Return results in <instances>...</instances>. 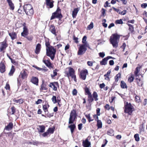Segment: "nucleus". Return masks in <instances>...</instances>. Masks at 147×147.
I'll return each mask as SVG.
<instances>
[{
	"instance_id": "nucleus-63",
	"label": "nucleus",
	"mask_w": 147,
	"mask_h": 147,
	"mask_svg": "<svg viewBox=\"0 0 147 147\" xmlns=\"http://www.w3.org/2000/svg\"><path fill=\"white\" fill-rule=\"evenodd\" d=\"M49 134L47 131L45 132L44 133L42 134V136L44 137H45L46 136H47Z\"/></svg>"
},
{
	"instance_id": "nucleus-60",
	"label": "nucleus",
	"mask_w": 147,
	"mask_h": 147,
	"mask_svg": "<svg viewBox=\"0 0 147 147\" xmlns=\"http://www.w3.org/2000/svg\"><path fill=\"white\" fill-rule=\"evenodd\" d=\"M42 100L40 99H38L37 101L36 102V103L37 105H38L42 102Z\"/></svg>"
},
{
	"instance_id": "nucleus-13",
	"label": "nucleus",
	"mask_w": 147,
	"mask_h": 147,
	"mask_svg": "<svg viewBox=\"0 0 147 147\" xmlns=\"http://www.w3.org/2000/svg\"><path fill=\"white\" fill-rule=\"evenodd\" d=\"M31 82L34 84L37 85L38 84V80L36 77H32L31 80Z\"/></svg>"
},
{
	"instance_id": "nucleus-7",
	"label": "nucleus",
	"mask_w": 147,
	"mask_h": 147,
	"mask_svg": "<svg viewBox=\"0 0 147 147\" xmlns=\"http://www.w3.org/2000/svg\"><path fill=\"white\" fill-rule=\"evenodd\" d=\"M88 46V44H87L80 45L78 52V55H80L84 54L87 50L86 47Z\"/></svg>"
},
{
	"instance_id": "nucleus-53",
	"label": "nucleus",
	"mask_w": 147,
	"mask_h": 147,
	"mask_svg": "<svg viewBox=\"0 0 147 147\" xmlns=\"http://www.w3.org/2000/svg\"><path fill=\"white\" fill-rule=\"evenodd\" d=\"M33 67L39 71H43L44 70L43 69L39 67L36 66L34 65L33 66Z\"/></svg>"
},
{
	"instance_id": "nucleus-43",
	"label": "nucleus",
	"mask_w": 147,
	"mask_h": 147,
	"mask_svg": "<svg viewBox=\"0 0 147 147\" xmlns=\"http://www.w3.org/2000/svg\"><path fill=\"white\" fill-rule=\"evenodd\" d=\"M85 116L86 118L88 119L89 122H90L91 121L93 120V119H91L90 117V114H89L88 115H85Z\"/></svg>"
},
{
	"instance_id": "nucleus-45",
	"label": "nucleus",
	"mask_w": 147,
	"mask_h": 147,
	"mask_svg": "<svg viewBox=\"0 0 147 147\" xmlns=\"http://www.w3.org/2000/svg\"><path fill=\"white\" fill-rule=\"evenodd\" d=\"M115 23L116 24H123V22L122 20L120 19V20H116L115 22Z\"/></svg>"
},
{
	"instance_id": "nucleus-64",
	"label": "nucleus",
	"mask_w": 147,
	"mask_h": 147,
	"mask_svg": "<svg viewBox=\"0 0 147 147\" xmlns=\"http://www.w3.org/2000/svg\"><path fill=\"white\" fill-rule=\"evenodd\" d=\"M82 124L80 123L78 125V128L79 130H81L82 128Z\"/></svg>"
},
{
	"instance_id": "nucleus-61",
	"label": "nucleus",
	"mask_w": 147,
	"mask_h": 147,
	"mask_svg": "<svg viewBox=\"0 0 147 147\" xmlns=\"http://www.w3.org/2000/svg\"><path fill=\"white\" fill-rule=\"evenodd\" d=\"M5 88L7 90H9L10 89V86L9 84L8 83H6Z\"/></svg>"
},
{
	"instance_id": "nucleus-33",
	"label": "nucleus",
	"mask_w": 147,
	"mask_h": 147,
	"mask_svg": "<svg viewBox=\"0 0 147 147\" xmlns=\"http://www.w3.org/2000/svg\"><path fill=\"white\" fill-rule=\"evenodd\" d=\"M54 1H52L48 3H46V5L49 6L50 8H52L53 7V3Z\"/></svg>"
},
{
	"instance_id": "nucleus-1",
	"label": "nucleus",
	"mask_w": 147,
	"mask_h": 147,
	"mask_svg": "<svg viewBox=\"0 0 147 147\" xmlns=\"http://www.w3.org/2000/svg\"><path fill=\"white\" fill-rule=\"evenodd\" d=\"M23 8L26 14L28 16V19L30 20L34 13L32 6L30 4H25Z\"/></svg>"
},
{
	"instance_id": "nucleus-29",
	"label": "nucleus",
	"mask_w": 147,
	"mask_h": 147,
	"mask_svg": "<svg viewBox=\"0 0 147 147\" xmlns=\"http://www.w3.org/2000/svg\"><path fill=\"white\" fill-rule=\"evenodd\" d=\"M13 100L14 102L19 103L20 104H22L24 102L23 99L22 98L18 100H16L15 98H14Z\"/></svg>"
},
{
	"instance_id": "nucleus-44",
	"label": "nucleus",
	"mask_w": 147,
	"mask_h": 147,
	"mask_svg": "<svg viewBox=\"0 0 147 147\" xmlns=\"http://www.w3.org/2000/svg\"><path fill=\"white\" fill-rule=\"evenodd\" d=\"M85 92L88 95V96L91 95V94L89 91V90L87 87L85 88Z\"/></svg>"
},
{
	"instance_id": "nucleus-51",
	"label": "nucleus",
	"mask_w": 147,
	"mask_h": 147,
	"mask_svg": "<svg viewBox=\"0 0 147 147\" xmlns=\"http://www.w3.org/2000/svg\"><path fill=\"white\" fill-rule=\"evenodd\" d=\"M129 30L131 32H132L134 31V27L133 26H130L129 27Z\"/></svg>"
},
{
	"instance_id": "nucleus-21",
	"label": "nucleus",
	"mask_w": 147,
	"mask_h": 147,
	"mask_svg": "<svg viewBox=\"0 0 147 147\" xmlns=\"http://www.w3.org/2000/svg\"><path fill=\"white\" fill-rule=\"evenodd\" d=\"M78 11V8H75L74 9L72 13V16L73 18H75L76 17Z\"/></svg>"
},
{
	"instance_id": "nucleus-54",
	"label": "nucleus",
	"mask_w": 147,
	"mask_h": 147,
	"mask_svg": "<svg viewBox=\"0 0 147 147\" xmlns=\"http://www.w3.org/2000/svg\"><path fill=\"white\" fill-rule=\"evenodd\" d=\"M99 55L100 57L102 58H103L105 56V53L103 52H100L99 53Z\"/></svg>"
},
{
	"instance_id": "nucleus-22",
	"label": "nucleus",
	"mask_w": 147,
	"mask_h": 147,
	"mask_svg": "<svg viewBox=\"0 0 147 147\" xmlns=\"http://www.w3.org/2000/svg\"><path fill=\"white\" fill-rule=\"evenodd\" d=\"M9 35L12 40H13L17 37L16 34L15 32H13L11 33H9Z\"/></svg>"
},
{
	"instance_id": "nucleus-25",
	"label": "nucleus",
	"mask_w": 147,
	"mask_h": 147,
	"mask_svg": "<svg viewBox=\"0 0 147 147\" xmlns=\"http://www.w3.org/2000/svg\"><path fill=\"white\" fill-rule=\"evenodd\" d=\"M46 85L43 82H42V84L40 86V91H42L44 90H47V88L46 87Z\"/></svg>"
},
{
	"instance_id": "nucleus-10",
	"label": "nucleus",
	"mask_w": 147,
	"mask_h": 147,
	"mask_svg": "<svg viewBox=\"0 0 147 147\" xmlns=\"http://www.w3.org/2000/svg\"><path fill=\"white\" fill-rule=\"evenodd\" d=\"M88 74L87 70L86 69L82 70L80 73V77L82 80L86 79L87 74Z\"/></svg>"
},
{
	"instance_id": "nucleus-58",
	"label": "nucleus",
	"mask_w": 147,
	"mask_h": 147,
	"mask_svg": "<svg viewBox=\"0 0 147 147\" xmlns=\"http://www.w3.org/2000/svg\"><path fill=\"white\" fill-rule=\"evenodd\" d=\"M112 8L114 9V10L116 11L117 12V13H118L120 14V13H121V11H120V10L119 9H117L116 8H115V7H112Z\"/></svg>"
},
{
	"instance_id": "nucleus-49",
	"label": "nucleus",
	"mask_w": 147,
	"mask_h": 147,
	"mask_svg": "<svg viewBox=\"0 0 147 147\" xmlns=\"http://www.w3.org/2000/svg\"><path fill=\"white\" fill-rule=\"evenodd\" d=\"M23 32H25V33H28V30L26 26H24L23 27Z\"/></svg>"
},
{
	"instance_id": "nucleus-59",
	"label": "nucleus",
	"mask_w": 147,
	"mask_h": 147,
	"mask_svg": "<svg viewBox=\"0 0 147 147\" xmlns=\"http://www.w3.org/2000/svg\"><path fill=\"white\" fill-rule=\"evenodd\" d=\"M43 110L44 111L45 113L46 112V111H47V106L46 105H44L43 106Z\"/></svg>"
},
{
	"instance_id": "nucleus-40",
	"label": "nucleus",
	"mask_w": 147,
	"mask_h": 147,
	"mask_svg": "<svg viewBox=\"0 0 147 147\" xmlns=\"http://www.w3.org/2000/svg\"><path fill=\"white\" fill-rule=\"evenodd\" d=\"M134 138L136 141H139L140 140L139 135L138 134H136L134 136Z\"/></svg>"
},
{
	"instance_id": "nucleus-38",
	"label": "nucleus",
	"mask_w": 147,
	"mask_h": 147,
	"mask_svg": "<svg viewBox=\"0 0 147 147\" xmlns=\"http://www.w3.org/2000/svg\"><path fill=\"white\" fill-rule=\"evenodd\" d=\"M140 71L139 68L137 67L134 73L135 74V76H138V74Z\"/></svg>"
},
{
	"instance_id": "nucleus-20",
	"label": "nucleus",
	"mask_w": 147,
	"mask_h": 147,
	"mask_svg": "<svg viewBox=\"0 0 147 147\" xmlns=\"http://www.w3.org/2000/svg\"><path fill=\"white\" fill-rule=\"evenodd\" d=\"M13 126V124L12 123H9L5 127V129L7 131L10 130L12 129Z\"/></svg>"
},
{
	"instance_id": "nucleus-8",
	"label": "nucleus",
	"mask_w": 147,
	"mask_h": 147,
	"mask_svg": "<svg viewBox=\"0 0 147 147\" xmlns=\"http://www.w3.org/2000/svg\"><path fill=\"white\" fill-rule=\"evenodd\" d=\"M132 107L130 103H129L128 102H127L125 106V112L127 113L129 115H131L133 111Z\"/></svg>"
},
{
	"instance_id": "nucleus-34",
	"label": "nucleus",
	"mask_w": 147,
	"mask_h": 147,
	"mask_svg": "<svg viewBox=\"0 0 147 147\" xmlns=\"http://www.w3.org/2000/svg\"><path fill=\"white\" fill-rule=\"evenodd\" d=\"M107 134L111 136H113L114 135V131L112 129H110L107 131Z\"/></svg>"
},
{
	"instance_id": "nucleus-15",
	"label": "nucleus",
	"mask_w": 147,
	"mask_h": 147,
	"mask_svg": "<svg viewBox=\"0 0 147 147\" xmlns=\"http://www.w3.org/2000/svg\"><path fill=\"white\" fill-rule=\"evenodd\" d=\"M50 30L52 33L55 36L57 35L55 27L54 25H51L50 28Z\"/></svg>"
},
{
	"instance_id": "nucleus-24",
	"label": "nucleus",
	"mask_w": 147,
	"mask_h": 147,
	"mask_svg": "<svg viewBox=\"0 0 147 147\" xmlns=\"http://www.w3.org/2000/svg\"><path fill=\"white\" fill-rule=\"evenodd\" d=\"M108 58H105L102 59V60L100 61V64L102 65H105L107 64V61Z\"/></svg>"
},
{
	"instance_id": "nucleus-41",
	"label": "nucleus",
	"mask_w": 147,
	"mask_h": 147,
	"mask_svg": "<svg viewBox=\"0 0 147 147\" xmlns=\"http://www.w3.org/2000/svg\"><path fill=\"white\" fill-rule=\"evenodd\" d=\"M134 78L133 75H131L130 77L128 78V81L130 83L133 81Z\"/></svg>"
},
{
	"instance_id": "nucleus-31",
	"label": "nucleus",
	"mask_w": 147,
	"mask_h": 147,
	"mask_svg": "<svg viewBox=\"0 0 147 147\" xmlns=\"http://www.w3.org/2000/svg\"><path fill=\"white\" fill-rule=\"evenodd\" d=\"M88 101L89 103H90L94 100V99L92 94L88 96Z\"/></svg>"
},
{
	"instance_id": "nucleus-12",
	"label": "nucleus",
	"mask_w": 147,
	"mask_h": 147,
	"mask_svg": "<svg viewBox=\"0 0 147 147\" xmlns=\"http://www.w3.org/2000/svg\"><path fill=\"white\" fill-rule=\"evenodd\" d=\"M5 70V66L3 63L2 61H1L0 63V71L3 73H4Z\"/></svg>"
},
{
	"instance_id": "nucleus-14",
	"label": "nucleus",
	"mask_w": 147,
	"mask_h": 147,
	"mask_svg": "<svg viewBox=\"0 0 147 147\" xmlns=\"http://www.w3.org/2000/svg\"><path fill=\"white\" fill-rule=\"evenodd\" d=\"M58 83L57 82H55L54 83H51L49 85V86L53 88V90L56 91L57 90V87L55 86V85H57Z\"/></svg>"
},
{
	"instance_id": "nucleus-62",
	"label": "nucleus",
	"mask_w": 147,
	"mask_h": 147,
	"mask_svg": "<svg viewBox=\"0 0 147 147\" xmlns=\"http://www.w3.org/2000/svg\"><path fill=\"white\" fill-rule=\"evenodd\" d=\"M147 6V4L146 3H143L141 5V7L143 8H146Z\"/></svg>"
},
{
	"instance_id": "nucleus-52",
	"label": "nucleus",
	"mask_w": 147,
	"mask_h": 147,
	"mask_svg": "<svg viewBox=\"0 0 147 147\" xmlns=\"http://www.w3.org/2000/svg\"><path fill=\"white\" fill-rule=\"evenodd\" d=\"M100 109L99 108H97L96 110V112L97 113V116H99L100 115Z\"/></svg>"
},
{
	"instance_id": "nucleus-47",
	"label": "nucleus",
	"mask_w": 147,
	"mask_h": 147,
	"mask_svg": "<svg viewBox=\"0 0 147 147\" xmlns=\"http://www.w3.org/2000/svg\"><path fill=\"white\" fill-rule=\"evenodd\" d=\"M11 112L10 113H11V115H13L14 114V113L16 112V110L15 109V107L14 106L12 107L11 108Z\"/></svg>"
},
{
	"instance_id": "nucleus-11",
	"label": "nucleus",
	"mask_w": 147,
	"mask_h": 147,
	"mask_svg": "<svg viewBox=\"0 0 147 147\" xmlns=\"http://www.w3.org/2000/svg\"><path fill=\"white\" fill-rule=\"evenodd\" d=\"M7 47L6 42L4 41L1 43V46L0 47V52H2L5 50Z\"/></svg>"
},
{
	"instance_id": "nucleus-30",
	"label": "nucleus",
	"mask_w": 147,
	"mask_h": 147,
	"mask_svg": "<svg viewBox=\"0 0 147 147\" xmlns=\"http://www.w3.org/2000/svg\"><path fill=\"white\" fill-rule=\"evenodd\" d=\"M97 125L98 128H101L102 127V123L100 120H97Z\"/></svg>"
},
{
	"instance_id": "nucleus-26",
	"label": "nucleus",
	"mask_w": 147,
	"mask_h": 147,
	"mask_svg": "<svg viewBox=\"0 0 147 147\" xmlns=\"http://www.w3.org/2000/svg\"><path fill=\"white\" fill-rule=\"evenodd\" d=\"M76 127V125L74 124H71L68 126V127L70 129L71 131L72 134L74 132V129Z\"/></svg>"
},
{
	"instance_id": "nucleus-42",
	"label": "nucleus",
	"mask_w": 147,
	"mask_h": 147,
	"mask_svg": "<svg viewBox=\"0 0 147 147\" xmlns=\"http://www.w3.org/2000/svg\"><path fill=\"white\" fill-rule=\"evenodd\" d=\"M54 129H53L51 128H49L47 130V131L49 133L53 134L54 131Z\"/></svg>"
},
{
	"instance_id": "nucleus-18",
	"label": "nucleus",
	"mask_w": 147,
	"mask_h": 147,
	"mask_svg": "<svg viewBox=\"0 0 147 147\" xmlns=\"http://www.w3.org/2000/svg\"><path fill=\"white\" fill-rule=\"evenodd\" d=\"M90 143L87 139L85 141L83 142V145L84 147H89L90 145Z\"/></svg>"
},
{
	"instance_id": "nucleus-9",
	"label": "nucleus",
	"mask_w": 147,
	"mask_h": 147,
	"mask_svg": "<svg viewBox=\"0 0 147 147\" xmlns=\"http://www.w3.org/2000/svg\"><path fill=\"white\" fill-rule=\"evenodd\" d=\"M69 73H67L66 74L67 77L69 78V76L71 77L72 78H73L74 81H76V75L74 74V69L71 67H69Z\"/></svg>"
},
{
	"instance_id": "nucleus-6",
	"label": "nucleus",
	"mask_w": 147,
	"mask_h": 147,
	"mask_svg": "<svg viewBox=\"0 0 147 147\" xmlns=\"http://www.w3.org/2000/svg\"><path fill=\"white\" fill-rule=\"evenodd\" d=\"M62 17V16L61 13V9L59 7L57 8L56 11L52 13L50 20H52L55 18L61 19Z\"/></svg>"
},
{
	"instance_id": "nucleus-28",
	"label": "nucleus",
	"mask_w": 147,
	"mask_h": 147,
	"mask_svg": "<svg viewBox=\"0 0 147 147\" xmlns=\"http://www.w3.org/2000/svg\"><path fill=\"white\" fill-rule=\"evenodd\" d=\"M120 86L122 88H127V85L126 83L123 81H121L120 83Z\"/></svg>"
},
{
	"instance_id": "nucleus-36",
	"label": "nucleus",
	"mask_w": 147,
	"mask_h": 147,
	"mask_svg": "<svg viewBox=\"0 0 147 147\" xmlns=\"http://www.w3.org/2000/svg\"><path fill=\"white\" fill-rule=\"evenodd\" d=\"M86 38L87 37L86 36H84L83 37L82 40V42L84 44H88V43H87V42L86 41Z\"/></svg>"
},
{
	"instance_id": "nucleus-35",
	"label": "nucleus",
	"mask_w": 147,
	"mask_h": 147,
	"mask_svg": "<svg viewBox=\"0 0 147 147\" xmlns=\"http://www.w3.org/2000/svg\"><path fill=\"white\" fill-rule=\"evenodd\" d=\"M93 96L95 101H97L98 100V96L97 93L96 92H94L93 94Z\"/></svg>"
},
{
	"instance_id": "nucleus-56",
	"label": "nucleus",
	"mask_w": 147,
	"mask_h": 147,
	"mask_svg": "<svg viewBox=\"0 0 147 147\" xmlns=\"http://www.w3.org/2000/svg\"><path fill=\"white\" fill-rule=\"evenodd\" d=\"M73 40L76 43H77L78 42V38L77 37H76L74 36H73Z\"/></svg>"
},
{
	"instance_id": "nucleus-27",
	"label": "nucleus",
	"mask_w": 147,
	"mask_h": 147,
	"mask_svg": "<svg viewBox=\"0 0 147 147\" xmlns=\"http://www.w3.org/2000/svg\"><path fill=\"white\" fill-rule=\"evenodd\" d=\"M15 71V69L14 68V67L13 65H12L10 71L9 73V75L10 76H12L13 75V74Z\"/></svg>"
},
{
	"instance_id": "nucleus-57",
	"label": "nucleus",
	"mask_w": 147,
	"mask_h": 147,
	"mask_svg": "<svg viewBox=\"0 0 147 147\" xmlns=\"http://www.w3.org/2000/svg\"><path fill=\"white\" fill-rule=\"evenodd\" d=\"M77 91L75 89H74L72 92V93L73 95H76L77 94Z\"/></svg>"
},
{
	"instance_id": "nucleus-46",
	"label": "nucleus",
	"mask_w": 147,
	"mask_h": 147,
	"mask_svg": "<svg viewBox=\"0 0 147 147\" xmlns=\"http://www.w3.org/2000/svg\"><path fill=\"white\" fill-rule=\"evenodd\" d=\"M42 143L38 141L34 140V145L38 146V145Z\"/></svg>"
},
{
	"instance_id": "nucleus-32",
	"label": "nucleus",
	"mask_w": 147,
	"mask_h": 147,
	"mask_svg": "<svg viewBox=\"0 0 147 147\" xmlns=\"http://www.w3.org/2000/svg\"><path fill=\"white\" fill-rule=\"evenodd\" d=\"M59 70L57 69H55V70H53V74L51 75V77L52 78H53L55 76H57V72Z\"/></svg>"
},
{
	"instance_id": "nucleus-3",
	"label": "nucleus",
	"mask_w": 147,
	"mask_h": 147,
	"mask_svg": "<svg viewBox=\"0 0 147 147\" xmlns=\"http://www.w3.org/2000/svg\"><path fill=\"white\" fill-rule=\"evenodd\" d=\"M119 36L116 34H113L110 37V41L114 47L116 48L118 46L117 40L119 38Z\"/></svg>"
},
{
	"instance_id": "nucleus-23",
	"label": "nucleus",
	"mask_w": 147,
	"mask_h": 147,
	"mask_svg": "<svg viewBox=\"0 0 147 147\" xmlns=\"http://www.w3.org/2000/svg\"><path fill=\"white\" fill-rule=\"evenodd\" d=\"M10 8L12 10H13L14 8L13 4L12 3L11 0H7Z\"/></svg>"
},
{
	"instance_id": "nucleus-19",
	"label": "nucleus",
	"mask_w": 147,
	"mask_h": 147,
	"mask_svg": "<svg viewBox=\"0 0 147 147\" xmlns=\"http://www.w3.org/2000/svg\"><path fill=\"white\" fill-rule=\"evenodd\" d=\"M43 62L45 63L47 66L49 68L52 67V64L50 62V60H43Z\"/></svg>"
},
{
	"instance_id": "nucleus-55",
	"label": "nucleus",
	"mask_w": 147,
	"mask_h": 147,
	"mask_svg": "<svg viewBox=\"0 0 147 147\" xmlns=\"http://www.w3.org/2000/svg\"><path fill=\"white\" fill-rule=\"evenodd\" d=\"M28 33L26 32L25 33V32H23L21 33V35L22 36L26 37V36H27L28 35Z\"/></svg>"
},
{
	"instance_id": "nucleus-16",
	"label": "nucleus",
	"mask_w": 147,
	"mask_h": 147,
	"mask_svg": "<svg viewBox=\"0 0 147 147\" xmlns=\"http://www.w3.org/2000/svg\"><path fill=\"white\" fill-rule=\"evenodd\" d=\"M38 127L39 128H38L37 129L39 132L43 133L45 131V127L44 125H39Z\"/></svg>"
},
{
	"instance_id": "nucleus-4",
	"label": "nucleus",
	"mask_w": 147,
	"mask_h": 147,
	"mask_svg": "<svg viewBox=\"0 0 147 147\" xmlns=\"http://www.w3.org/2000/svg\"><path fill=\"white\" fill-rule=\"evenodd\" d=\"M28 76L27 72L25 70L22 71L20 73L18 78H17L18 84V85H20L22 82V79L26 78Z\"/></svg>"
},
{
	"instance_id": "nucleus-37",
	"label": "nucleus",
	"mask_w": 147,
	"mask_h": 147,
	"mask_svg": "<svg viewBox=\"0 0 147 147\" xmlns=\"http://www.w3.org/2000/svg\"><path fill=\"white\" fill-rule=\"evenodd\" d=\"M93 23L92 22H91L90 24H89L87 27V29L90 30L93 28Z\"/></svg>"
},
{
	"instance_id": "nucleus-5",
	"label": "nucleus",
	"mask_w": 147,
	"mask_h": 147,
	"mask_svg": "<svg viewBox=\"0 0 147 147\" xmlns=\"http://www.w3.org/2000/svg\"><path fill=\"white\" fill-rule=\"evenodd\" d=\"M77 115L76 110L73 109L71 111L70 114L69 123H73L75 120L76 119Z\"/></svg>"
},
{
	"instance_id": "nucleus-50",
	"label": "nucleus",
	"mask_w": 147,
	"mask_h": 147,
	"mask_svg": "<svg viewBox=\"0 0 147 147\" xmlns=\"http://www.w3.org/2000/svg\"><path fill=\"white\" fill-rule=\"evenodd\" d=\"M87 64L88 66L91 67L93 65V63L92 61H87Z\"/></svg>"
},
{
	"instance_id": "nucleus-2",
	"label": "nucleus",
	"mask_w": 147,
	"mask_h": 147,
	"mask_svg": "<svg viewBox=\"0 0 147 147\" xmlns=\"http://www.w3.org/2000/svg\"><path fill=\"white\" fill-rule=\"evenodd\" d=\"M56 52V50L53 47L46 48V55L50 57L52 60L54 59Z\"/></svg>"
},
{
	"instance_id": "nucleus-48",
	"label": "nucleus",
	"mask_w": 147,
	"mask_h": 147,
	"mask_svg": "<svg viewBox=\"0 0 147 147\" xmlns=\"http://www.w3.org/2000/svg\"><path fill=\"white\" fill-rule=\"evenodd\" d=\"M52 100L54 103L55 104L57 103V101L56 96H53Z\"/></svg>"
},
{
	"instance_id": "nucleus-17",
	"label": "nucleus",
	"mask_w": 147,
	"mask_h": 147,
	"mask_svg": "<svg viewBox=\"0 0 147 147\" xmlns=\"http://www.w3.org/2000/svg\"><path fill=\"white\" fill-rule=\"evenodd\" d=\"M41 48V45L39 43L36 46V50L35 52L36 54H38L39 53Z\"/></svg>"
},
{
	"instance_id": "nucleus-39",
	"label": "nucleus",
	"mask_w": 147,
	"mask_h": 147,
	"mask_svg": "<svg viewBox=\"0 0 147 147\" xmlns=\"http://www.w3.org/2000/svg\"><path fill=\"white\" fill-rule=\"evenodd\" d=\"M120 76L121 74L120 73H118L116 75V76L115 77V82H117L119 80V78H120Z\"/></svg>"
}]
</instances>
